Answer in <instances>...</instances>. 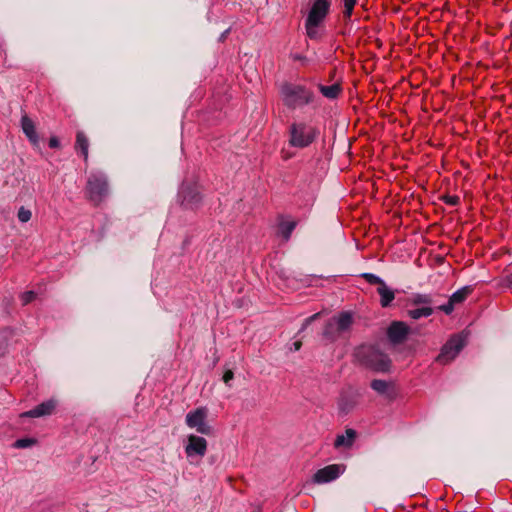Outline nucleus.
I'll list each match as a JSON object with an SVG mask.
<instances>
[{
    "label": "nucleus",
    "instance_id": "1",
    "mask_svg": "<svg viewBox=\"0 0 512 512\" xmlns=\"http://www.w3.org/2000/svg\"><path fill=\"white\" fill-rule=\"evenodd\" d=\"M332 0H312L305 19V31L309 39L320 38L319 29L330 13Z\"/></svg>",
    "mask_w": 512,
    "mask_h": 512
},
{
    "label": "nucleus",
    "instance_id": "2",
    "mask_svg": "<svg viewBox=\"0 0 512 512\" xmlns=\"http://www.w3.org/2000/svg\"><path fill=\"white\" fill-rule=\"evenodd\" d=\"M354 356L361 365L376 372H388L391 367L390 358L371 345L359 346Z\"/></svg>",
    "mask_w": 512,
    "mask_h": 512
},
{
    "label": "nucleus",
    "instance_id": "3",
    "mask_svg": "<svg viewBox=\"0 0 512 512\" xmlns=\"http://www.w3.org/2000/svg\"><path fill=\"white\" fill-rule=\"evenodd\" d=\"M281 98L288 109L295 110L313 103L315 95L304 85L284 83L281 87Z\"/></svg>",
    "mask_w": 512,
    "mask_h": 512
},
{
    "label": "nucleus",
    "instance_id": "4",
    "mask_svg": "<svg viewBox=\"0 0 512 512\" xmlns=\"http://www.w3.org/2000/svg\"><path fill=\"white\" fill-rule=\"evenodd\" d=\"M318 129L305 122L295 121L288 128V143L291 147L304 149L313 144L318 138Z\"/></svg>",
    "mask_w": 512,
    "mask_h": 512
},
{
    "label": "nucleus",
    "instance_id": "5",
    "mask_svg": "<svg viewBox=\"0 0 512 512\" xmlns=\"http://www.w3.org/2000/svg\"><path fill=\"white\" fill-rule=\"evenodd\" d=\"M108 191L107 177L103 173L95 172L89 175L85 193L94 205H99L108 195Z\"/></svg>",
    "mask_w": 512,
    "mask_h": 512
},
{
    "label": "nucleus",
    "instance_id": "6",
    "mask_svg": "<svg viewBox=\"0 0 512 512\" xmlns=\"http://www.w3.org/2000/svg\"><path fill=\"white\" fill-rule=\"evenodd\" d=\"M208 410L206 407H198L187 413L185 422L191 429H195L203 435H211L212 427L207 423Z\"/></svg>",
    "mask_w": 512,
    "mask_h": 512
},
{
    "label": "nucleus",
    "instance_id": "7",
    "mask_svg": "<svg viewBox=\"0 0 512 512\" xmlns=\"http://www.w3.org/2000/svg\"><path fill=\"white\" fill-rule=\"evenodd\" d=\"M464 347V339L460 335L452 336L441 348L436 361L442 365L448 364Z\"/></svg>",
    "mask_w": 512,
    "mask_h": 512
},
{
    "label": "nucleus",
    "instance_id": "8",
    "mask_svg": "<svg viewBox=\"0 0 512 512\" xmlns=\"http://www.w3.org/2000/svg\"><path fill=\"white\" fill-rule=\"evenodd\" d=\"M345 471L343 464H331L319 469L313 476L314 483H328L337 479Z\"/></svg>",
    "mask_w": 512,
    "mask_h": 512
},
{
    "label": "nucleus",
    "instance_id": "9",
    "mask_svg": "<svg viewBox=\"0 0 512 512\" xmlns=\"http://www.w3.org/2000/svg\"><path fill=\"white\" fill-rule=\"evenodd\" d=\"M208 443L204 437L190 434L187 437V444L185 446V453L188 457L199 456L203 457L207 452Z\"/></svg>",
    "mask_w": 512,
    "mask_h": 512
},
{
    "label": "nucleus",
    "instance_id": "10",
    "mask_svg": "<svg viewBox=\"0 0 512 512\" xmlns=\"http://www.w3.org/2000/svg\"><path fill=\"white\" fill-rule=\"evenodd\" d=\"M409 334V327L402 321H393L387 329L388 339L393 344H400L405 341Z\"/></svg>",
    "mask_w": 512,
    "mask_h": 512
},
{
    "label": "nucleus",
    "instance_id": "11",
    "mask_svg": "<svg viewBox=\"0 0 512 512\" xmlns=\"http://www.w3.org/2000/svg\"><path fill=\"white\" fill-rule=\"evenodd\" d=\"M297 225V220L280 215L277 218V234L282 237L284 241H288Z\"/></svg>",
    "mask_w": 512,
    "mask_h": 512
},
{
    "label": "nucleus",
    "instance_id": "12",
    "mask_svg": "<svg viewBox=\"0 0 512 512\" xmlns=\"http://www.w3.org/2000/svg\"><path fill=\"white\" fill-rule=\"evenodd\" d=\"M56 408V402L52 399L40 403L35 408L22 413L21 417L38 418L51 415Z\"/></svg>",
    "mask_w": 512,
    "mask_h": 512
},
{
    "label": "nucleus",
    "instance_id": "13",
    "mask_svg": "<svg viewBox=\"0 0 512 512\" xmlns=\"http://www.w3.org/2000/svg\"><path fill=\"white\" fill-rule=\"evenodd\" d=\"M357 437V432L352 428H347L344 434H339L336 436L334 441L335 449H349L353 446Z\"/></svg>",
    "mask_w": 512,
    "mask_h": 512
},
{
    "label": "nucleus",
    "instance_id": "14",
    "mask_svg": "<svg viewBox=\"0 0 512 512\" xmlns=\"http://www.w3.org/2000/svg\"><path fill=\"white\" fill-rule=\"evenodd\" d=\"M21 127L24 134L27 136L29 141L33 145H38L39 137L36 132V127L32 119H30L27 115H24L21 118Z\"/></svg>",
    "mask_w": 512,
    "mask_h": 512
},
{
    "label": "nucleus",
    "instance_id": "15",
    "mask_svg": "<svg viewBox=\"0 0 512 512\" xmlns=\"http://www.w3.org/2000/svg\"><path fill=\"white\" fill-rule=\"evenodd\" d=\"M371 388L381 395H386L390 399L395 397L394 385L385 380L375 379L371 382Z\"/></svg>",
    "mask_w": 512,
    "mask_h": 512
},
{
    "label": "nucleus",
    "instance_id": "16",
    "mask_svg": "<svg viewBox=\"0 0 512 512\" xmlns=\"http://www.w3.org/2000/svg\"><path fill=\"white\" fill-rule=\"evenodd\" d=\"M88 148H89V140L84 132L78 131L76 133V140L74 149L77 153H79L82 157L84 162L88 161Z\"/></svg>",
    "mask_w": 512,
    "mask_h": 512
},
{
    "label": "nucleus",
    "instance_id": "17",
    "mask_svg": "<svg viewBox=\"0 0 512 512\" xmlns=\"http://www.w3.org/2000/svg\"><path fill=\"white\" fill-rule=\"evenodd\" d=\"M377 293L380 296V305L383 308L389 307L395 299V292L386 283L377 287Z\"/></svg>",
    "mask_w": 512,
    "mask_h": 512
},
{
    "label": "nucleus",
    "instance_id": "18",
    "mask_svg": "<svg viewBox=\"0 0 512 512\" xmlns=\"http://www.w3.org/2000/svg\"><path fill=\"white\" fill-rule=\"evenodd\" d=\"M318 88L321 94L328 99H336L342 92V87L339 83H335L330 86L320 84L318 85Z\"/></svg>",
    "mask_w": 512,
    "mask_h": 512
},
{
    "label": "nucleus",
    "instance_id": "19",
    "mask_svg": "<svg viewBox=\"0 0 512 512\" xmlns=\"http://www.w3.org/2000/svg\"><path fill=\"white\" fill-rule=\"evenodd\" d=\"M352 316L348 312H342L337 318H335L336 328L338 332H344L352 325Z\"/></svg>",
    "mask_w": 512,
    "mask_h": 512
},
{
    "label": "nucleus",
    "instance_id": "20",
    "mask_svg": "<svg viewBox=\"0 0 512 512\" xmlns=\"http://www.w3.org/2000/svg\"><path fill=\"white\" fill-rule=\"evenodd\" d=\"M472 292L473 288L471 286L462 287L450 296L451 302H453L455 305L461 304Z\"/></svg>",
    "mask_w": 512,
    "mask_h": 512
},
{
    "label": "nucleus",
    "instance_id": "21",
    "mask_svg": "<svg viewBox=\"0 0 512 512\" xmlns=\"http://www.w3.org/2000/svg\"><path fill=\"white\" fill-rule=\"evenodd\" d=\"M433 309L430 306H423L421 308L409 309L407 314L410 318L418 320L422 317H429L432 315Z\"/></svg>",
    "mask_w": 512,
    "mask_h": 512
},
{
    "label": "nucleus",
    "instance_id": "22",
    "mask_svg": "<svg viewBox=\"0 0 512 512\" xmlns=\"http://www.w3.org/2000/svg\"><path fill=\"white\" fill-rule=\"evenodd\" d=\"M409 303L411 305H426L429 306L432 303V298L428 294H414L409 298Z\"/></svg>",
    "mask_w": 512,
    "mask_h": 512
},
{
    "label": "nucleus",
    "instance_id": "23",
    "mask_svg": "<svg viewBox=\"0 0 512 512\" xmlns=\"http://www.w3.org/2000/svg\"><path fill=\"white\" fill-rule=\"evenodd\" d=\"M361 278H363L367 283L377 285L378 287L385 283L380 277L372 273H363L361 274Z\"/></svg>",
    "mask_w": 512,
    "mask_h": 512
},
{
    "label": "nucleus",
    "instance_id": "24",
    "mask_svg": "<svg viewBox=\"0 0 512 512\" xmlns=\"http://www.w3.org/2000/svg\"><path fill=\"white\" fill-rule=\"evenodd\" d=\"M36 443V440L33 438H22L18 439L14 442L13 446L18 449L27 448Z\"/></svg>",
    "mask_w": 512,
    "mask_h": 512
},
{
    "label": "nucleus",
    "instance_id": "25",
    "mask_svg": "<svg viewBox=\"0 0 512 512\" xmlns=\"http://www.w3.org/2000/svg\"><path fill=\"white\" fill-rule=\"evenodd\" d=\"M357 3V0H344V11L343 15L345 18H350L352 16L354 7Z\"/></svg>",
    "mask_w": 512,
    "mask_h": 512
},
{
    "label": "nucleus",
    "instance_id": "26",
    "mask_svg": "<svg viewBox=\"0 0 512 512\" xmlns=\"http://www.w3.org/2000/svg\"><path fill=\"white\" fill-rule=\"evenodd\" d=\"M17 216L19 221L26 223L31 219L32 213L29 209H26L25 207H20Z\"/></svg>",
    "mask_w": 512,
    "mask_h": 512
},
{
    "label": "nucleus",
    "instance_id": "27",
    "mask_svg": "<svg viewBox=\"0 0 512 512\" xmlns=\"http://www.w3.org/2000/svg\"><path fill=\"white\" fill-rule=\"evenodd\" d=\"M443 201L450 206H456L460 202V198L456 195H446L443 197Z\"/></svg>",
    "mask_w": 512,
    "mask_h": 512
},
{
    "label": "nucleus",
    "instance_id": "28",
    "mask_svg": "<svg viewBox=\"0 0 512 512\" xmlns=\"http://www.w3.org/2000/svg\"><path fill=\"white\" fill-rule=\"evenodd\" d=\"M35 298H36V294L33 291H27V292L23 293L22 296H21V300H22L24 305L29 304Z\"/></svg>",
    "mask_w": 512,
    "mask_h": 512
},
{
    "label": "nucleus",
    "instance_id": "29",
    "mask_svg": "<svg viewBox=\"0 0 512 512\" xmlns=\"http://www.w3.org/2000/svg\"><path fill=\"white\" fill-rule=\"evenodd\" d=\"M454 306H455V304L453 302H451V299L449 298V300L446 304L439 306V310H441L445 314L449 315L453 312Z\"/></svg>",
    "mask_w": 512,
    "mask_h": 512
},
{
    "label": "nucleus",
    "instance_id": "30",
    "mask_svg": "<svg viewBox=\"0 0 512 512\" xmlns=\"http://www.w3.org/2000/svg\"><path fill=\"white\" fill-rule=\"evenodd\" d=\"M234 378V373L232 370H226L223 374V381L225 384H228Z\"/></svg>",
    "mask_w": 512,
    "mask_h": 512
},
{
    "label": "nucleus",
    "instance_id": "31",
    "mask_svg": "<svg viewBox=\"0 0 512 512\" xmlns=\"http://www.w3.org/2000/svg\"><path fill=\"white\" fill-rule=\"evenodd\" d=\"M59 146H60V142H59L58 138L55 136H52L49 139V147L50 148H59Z\"/></svg>",
    "mask_w": 512,
    "mask_h": 512
},
{
    "label": "nucleus",
    "instance_id": "32",
    "mask_svg": "<svg viewBox=\"0 0 512 512\" xmlns=\"http://www.w3.org/2000/svg\"><path fill=\"white\" fill-rule=\"evenodd\" d=\"M352 406H353V405H349V406H347L346 404H344V403H343V400H341V401L339 402V407H340V409H341L343 412H345V413H347V412L352 408Z\"/></svg>",
    "mask_w": 512,
    "mask_h": 512
},
{
    "label": "nucleus",
    "instance_id": "33",
    "mask_svg": "<svg viewBox=\"0 0 512 512\" xmlns=\"http://www.w3.org/2000/svg\"><path fill=\"white\" fill-rule=\"evenodd\" d=\"M293 346H294V350L298 351L301 348V346H302V342L301 341H295L293 343Z\"/></svg>",
    "mask_w": 512,
    "mask_h": 512
},
{
    "label": "nucleus",
    "instance_id": "34",
    "mask_svg": "<svg viewBox=\"0 0 512 512\" xmlns=\"http://www.w3.org/2000/svg\"><path fill=\"white\" fill-rule=\"evenodd\" d=\"M318 317V314H314L313 316L309 317L305 321V326L308 325L312 320L316 319Z\"/></svg>",
    "mask_w": 512,
    "mask_h": 512
},
{
    "label": "nucleus",
    "instance_id": "35",
    "mask_svg": "<svg viewBox=\"0 0 512 512\" xmlns=\"http://www.w3.org/2000/svg\"><path fill=\"white\" fill-rule=\"evenodd\" d=\"M281 157H282L283 160H288L291 157V155L289 153H285V152L282 151V156Z\"/></svg>",
    "mask_w": 512,
    "mask_h": 512
},
{
    "label": "nucleus",
    "instance_id": "36",
    "mask_svg": "<svg viewBox=\"0 0 512 512\" xmlns=\"http://www.w3.org/2000/svg\"><path fill=\"white\" fill-rule=\"evenodd\" d=\"M332 326V324H329L325 330V335L329 334V328Z\"/></svg>",
    "mask_w": 512,
    "mask_h": 512
}]
</instances>
